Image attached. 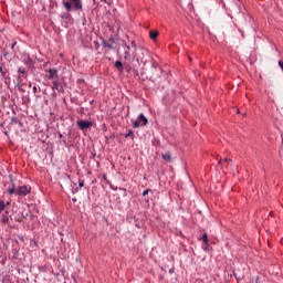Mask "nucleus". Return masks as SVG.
Returning <instances> with one entry per match:
<instances>
[{
  "label": "nucleus",
  "mask_w": 283,
  "mask_h": 283,
  "mask_svg": "<svg viewBox=\"0 0 283 283\" xmlns=\"http://www.w3.org/2000/svg\"><path fill=\"white\" fill-rule=\"evenodd\" d=\"M6 205V207H10V201H8L7 203H4Z\"/></svg>",
  "instance_id": "5701e85b"
},
{
  "label": "nucleus",
  "mask_w": 283,
  "mask_h": 283,
  "mask_svg": "<svg viewBox=\"0 0 283 283\" xmlns=\"http://www.w3.org/2000/svg\"><path fill=\"white\" fill-rule=\"evenodd\" d=\"M103 179H104V180H107V175H103Z\"/></svg>",
  "instance_id": "4be33fe9"
},
{
  "label": "nucleus",
  "mask_w": 283,
  "mask_h": 283,
  "mask_svg": "<svg viewBox=\"0 0 283 283\" xmlns=\"http://www.w3.org/2000/svg\"><path fill=\"white\" fill-rule=\"evenodd\" d=\"M83 185H84L83 180L78 182V187H83Z\"/></svg>",
  "instance_id": "412c9836"
},
{
  "label": "nucleus",
  "mask_w": 283,
  "mask_h": 283,
  "mask_svg": "<svg viewBox=\"0 0 283 283\" xmlns=\"http://www.w3.org/2000/svg\"><path fill=\"white\" fill-rule=\"evenodd\" d=\"M130 48H133V61H136V51L138 50V46L136 45V41L130 42Z\"/></svg>",
  "instance_id": "0eeeda50"
},
{
  "label": "nucleus",
  "mask_w": 283,
  "mask_h": 283,
  "mask_svg": "<svg viewBox=\"0 0 283 283\" xmlns=\"http://www.w3.org/2000/svg\"><path fill=\"white\" fill-rule=\"evenodd\" d=\"M126 138H134V130H129L128 134H126Z\"/></svg>",
  "instance_id": "f3484780"
},
{
  "label": "nucleus",
  "mask_w": 283,
  "mask_h": 283,
  "mask_svg": "<svg viewBox=\"0 0 283 283\" xmlns=\"http://www.w3.org/2000/svg\"><path fill=\"white\" fill-rule=\"evenodd\" d=\"M3 211H6V201L0 200V213H3Z\"/></svg>",
  "instance_id": "ddd939ff"
},
{
  "label": "nucleus",
  "mask_w": 283,
  "mask_h": 283,
  "mask_svg": "<svg viewBox=\"0 0 283 283\" xmlns=\"http://www.w3.org/2000/svg\"><path fill=\"white\" fill-rule=\"evenodd\" d=\"M51 90H56L57 92H61V88H59V80L52 82Z\"/></svg>",
  "instance_id": "9d476101"
},
{
  "label": "nucleus",
  "mask_w": 283,
  "mask_h": 283,
  "mask_svg": "<svg viewBox=\"0 0 283 283\" xmlns=\"http://www.w3.org/2000/svg\"><path fill=\"white\" fill-rule=\"evenodd\" d=\"M147 123V117H145L144 114H140L138 118L135 122H133V127H135V129H138V127H145Z\"/></svg>",
  "instance_id": "f03ea898"
},
{
  "label": "nucleus",
  "mask_w": 283,
  "mask_h": 283,
  "mask_svg": "<svg viewBox=\"0 0 283 283\" xmlns=\"http://www.w3.org/2000/svg\"><path fill=\"white\" fill-rule=\"evenodd\" d=\"M14 45H17V43H14V44L12 45V48H14Z\"/></svg>",
  "instance_id": "b1692460"
},
{
  "label": "nucleus",
  "mask_w": 283,
  "mask_h": 283,
  "mask_svg": "<svg viewBox=\"0 0 283 283\" xmlns=\"http://www.w3.org/2000/svg\"><path fill=\"white\" fill-rule=\"evenodd\" d=\"M132 56H134V53H132V46L125 45V49H124V61H129V59H132Z\"/></svg>",
  "instance_id": "39448f33"
},
{
  "label": "nucleus",
  "mask_w": 283,
  "mask_h": 283,
  "mask_svg": "<svg viewBox=\"0 0 283 283\" xmlns=\"http://www.w3.org/2000/svg\"><path fill=\"white\" fill-rule=\"evenodd\" d=\"M199 240L203 242L205 247H209V237L207 235V233H203Z\"/></svg>",
  "instance_id": "6e6552de"
},
{
  "label": "nucleus",
  "mask_w": 283,
  "mask_h": 283,
  "mask_svg": "<svg viewBox=\"0 0 283 283\" xmlns=\"http://www.w3.org/2000/svg\"><path fill=\"white\" fill-rule=\"evenodd\" d=\"M18 72H19L20 74H25V69H21V67H20V69L18 70Z\"/></svg>",
  "instance_id": "a211bd4d"
},
{
  "label": "nucleus",
  "mask_w": 283,
  "mask_h": 283,
  "mask_svg": "<svg viewBox=\"0 0 283 283\" xmlns=\"http://www.w3.org/2000/svg\"><path fill=\"white\" fill-rule=\"evenodd\" d=\"M31 189L32 188L30 186H20L15 189V193L18 196H27L28 193H30Z\"/></svg>",
  "instance_id": "20e7f679"
},
{
  "label": "nucleus",
  "mask_w": 283,
  "mask_h": 283,
  "mask_svg": "<svg viewBox=\"0 0 283 283\" xmlns=\"http://www.w3.org/2000/svg\"><path fill=\"white\" fill-rule=\"evenodd\" d=\"M229 163H231V159L224 158L223 160L219 161V165H226V167H227L229 165Z\"/></svg>",
  "instance_id": "4468645a"
},
{
  "label": "nucleus",
  "mask_w": 283,
  "mask_h": 283,
  "mask_svg": "<svg viewBox=\"0 0 283 283\" xmlns=\"http://www.w3.org/2000/svg\"><path fill=\"white\" fill-rule=\"evenodd\" d=\"M149 36L153 41H156V39H158V31H150Z\"/></svg>",
  "instance_id": "9b49d317"
},
{
  "label": "nucleus",
  "mask_w": 283,
  "mask_h": 283,
  "mask_svg": "<svg viewBox=\"0 0 283 283\" xmlns=\"http://www.w3.org/2000/svg\"><path fill=\"white\" fill-rule=\"evenodd\" d=\"M36 92H38L36 86H33V94H36Z\"/></svg>",
  "instance_id": "aec40b11"
},
{
  "label": "nucleus",
  "mask_w": 283,
  "mask_h": 283,
  "mask_svg": "<svg viewBox=\"0 0 283 283\" xmlns=\"http://www.w3.org/2000/svg\"><path fill=\"white\" fill-rule=\"evenodd\" d=\"M163 160H166V163H171V153L167 151L161 155Z\"/></svg>",
  "instance_id": "1a4fd4ad"
},
{
  "label": "nucleus",
  "mask_w": 283,
  "mask_h": 283,
  "mask_svg": "<svg viewBox=\"0 0 283 283\" xmlns=\"http://www.w3.org/2000/svg\"><path fill=\"white\" fill-rule=\"evenodd\" d=\"M76 125L78 129H81L82 132H85L86 129H90L92 127L93 123L90 120L80 119L76 122Z\"/></svg>",
  "instance_id": "7ed1b4c3"
},
{
  "label": "nucleus",
  "mask_w": 283,
  "mask_h": 283,
  "mask_svg": "<svg viewBox=\"0 0 283 283\" xmlns=\"http://www.w3.org/2000/svg\"><path fill=\"white\" fill-rule=\"evenodd\" d=\"M48 73H49V80L59 78L56 69H49Z\"/></svg>",
  "instance_id": "423d86ee"
},
{
  "label": "nucleus",
  "mask_w": 283,
  "mask_h": 283,
  "mask_svg": "<svg viewBox=\"0 0 283 283\" xmlns=\"http://www.w3.org/2000/svg\"><path fill=\"white\" fill-rule=\"evenodd\" d=\"M14 191H17V188L14 186V182H12L11 188H8L7 192L9 193V196H12V193H14Z\"/></svg>",
  "instance_id": "f8f14e48"
},
{
  "label": "nucleus",
  "mask_w": 283,
  "mask_h": 283,
  "mask_svg": "<svg viewBox=\"0 0 283 283\" xmlns=\"http://www.w3.org/2000/svg\"><path fill=\"white\" fill-rule=\"evenodd\" d=\"M115 67H117V70H123V62L122 61H116L115 62Z\"/></svg>",
  "instance_id": "2eb2a0df"
},
{
  "label": "nucleus",
  "mask_w": 283,
  "mask_h": 283,
  "mask_svg": "<svg viewBox=\"0 0 283 283\" xmlns=\"http://www.w3.org/2000/svg\"><path fill=\"white\" fill-rule=\"evenodd\" d=\"M149 189H147V190H145L144 192H143V196H147V193H149Z\"/></svg>",
  "instance_id": "6ab92c4d"
},
{
  "label": "nucleus",
  "mask_w": 283,
  "mask_h": 283,
  "mask_svg": "<svg viewBox=\"0 0 283 283\" xmlns=\"http://www.w3.org/2000/svg\"><path fill=\"white\" fill-rule=\"evenodd\" d=\"M103 48H107V50H112L114 46L106 41H103Z\"/></svg>",
  "instance_id": "dca6fc26"
},
{
  "label": "nucleus",
  "mask_w": 283,
  "mask_h": 283,
  "mask_svg": "<svg viewBox=\"0 0 283 283\" xmlns=\"http://www.w3.org/2000/svg\"><path fill=\"white\" fill-rule=\"evenodd\" d=\"M63 8H65L66 12H72V10L78 11L83 10V0H70L62 1Z\"/></svg>",
  "instance_id": "f257e3e1"
}]
</instances>
